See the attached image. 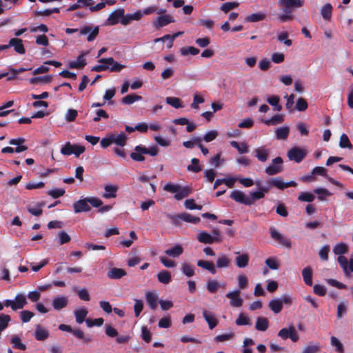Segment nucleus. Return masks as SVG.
Masks as SVG:
<instances>
[{"label":"nucleus","instance_id":"25","mask_svg":"<svg viewBox=\"0 0 353 353\" xmlns=\"http://www.w3.org/2000/svg\"><path fill=\"white\" fill-rule=\"evenodd\" d=\"M236 179L230 177L228 179H217L214 183L213 189H216L220 185L225 184L229 188H232L236 181Z\"/></svg>","mask_w":353,"mask_h":353},{"label":"nucleus","instance_id":"11","mask_svg":"<svg viewBox=\"0 0 353 353\" xmlns=\"http://www.w3.org/2000/svg\"><path fill=\"white\" fill-rule=\"evenodd\" d=\"M230 198L236 202L244 204L245 205H251L252 201L248 200L245 194L240 190H234L230 194Z\"/></svg>","mask_w":353,"mask_h":353},{"label":"nucleus","instance_id":"33","mask_svg":"<svg viewBox=\"0 0 353 353\" xmlns=\"http://www.w3.org/2000/svg\"><path fill=\"white\" fill-rule=\"evenodd\" d=\"M52 80V75H47V76H43V77H32L30 79L29 82L30 84L32 85H37L39 83H49Z\"/></svg>","mask_w":353,"mask_h":353},{"label":"nucleus","instance_id":"56","mask_svg":"<svg viewBox=\"0 0 353 353\" xmlns=\"http://www.w3.org/2000/svg\"><path fill=\"white\" fill-rule=\"evenodd\" d=\"M314 199V195L308 192H301L298 197L299 201L303 202H312Z\"/></svg>","mask_w":353,"mask_h":353},{"label":"nucleus","instance_id":"55","mask_svg":"<svg viewBox=\"0 0 353 353\" xmlns=\"http://www.w3.org/2000/svg\"><path fill=\"white\" fill-rule=\"evenodd\" d=\"M183 34V32H177L173 34H165L163 37H160V39H169V42L167 43V47L168 48H171L173 46L174 39Z\"/></svg>","mask_w":353,"mask_h":353},{"label":"nucleus","instance_id":"32","mask_svg":"<svg viewBox=\"0 0 353 353\" xmlns=\"http://www.w3.org/2000/svg\"><path fill=\"white\" fill-rule=\"evenodd\" d=\"M50 112H37L35 114H32L31 117H22L19 119L18 123L20 124H27L31 123V119L34 118H43L45 116L49 114Z\"/></svg>","mask_w":353,"mask_h":353},{"label":"nucleus","instance_id":"57","mask_svg":"<svg viewBox=\"0 0 353 353\" xmlns=\"http://www.w3.org/2000/svg\"><path fill=\"white\" fill-rule=\"evenodd\" d=\"M11 343L13 345V347L15 349L21 350H25L26 349V345L21 343V339L18 336H13L11 339Z\"/></svg>","mask_w":353,"mask_h":353},{"label":"nucleus","instance_id":"22","mask_svg":"<svg viewBox=\"0 0 353 353\" xmlns=\"http://www.w3.org/2000/svg\"><path fill=\"white\" fill-rule=\"evenodd\" d=\"M86 54L82 53L77 57V60L76 61H71L68 64V67L70 68H76V69H81L85 66L86 65V60L85 59L84 57Z\"/></svg>","mask_w":353,"mask_h":353},{"label":"nucleus","instance_id":"7","mask_svg":"<svg viewBox=\"0 0 353 353\" xmlns=\"http://www.w3.org/2000/svg\"><path fill=\"white\" fill-rule=\"evenodd\" d=\"M306 151L297 147L292 148L288 152V157L290 160L294 161L296 163H300L306 156Z\"/></svg>","mask_w":353,"mask_h":353},{"label":"nucleus","instance_id":"61","mask_svg":"<svg viewBox=\"0 0 353 353\" xmlns=\"http://www.w3.org/2000/svg\"><path fill=\"white\" fill-rule=\"evenodd\" d=\"M236 324L237 325H251L249 318L243 313L239 314L238 318L236 320Z\"/></svg>","mask_w":353,"mask_h":353},{"label":"nucleus","instance_id":"23","mask_svg":"<svg viewBox=\"0 0 353 353\" xmlns=\"http://www.w3.org/2000/svg\"><path fill=\"white\" fill-rule=\"evenodd\" d=\"M197 265L200 268H202L209 271L212 274H215L216 273V270L215 268L214 264L212 261L199 260L197 261Z\"/></svg>","mask_w":353,"mask_h":353},{"label":"nucleus","instance_id":"42","mask_svg":"<svg viewBox=\"0 0 353 353\" xmlns=\"http://www.w3.org/2000/svg\"><path fill=\"white\" fill-rule=\"evenodd\" d=\"M332 6L330 3H326L321 10L322 17L327 21L330 20L332 17Z\"/></svg>","mask_w":353,"mask_h":353},{"label":"nucleus","instance_id":"51","mask_svg":"<svg viewBox=\"0 0 353 353\" xmlns=\"http://www.w3.org/2000/svg\"><path fill=\"white\" fill-rule=\"evenodd\" d=\"M180 52L183 56H186L189 54L191 55H196L199 53L200 50L199 49L193 46H187L181 48Z\"/></svg>","mask_w":353,"mask_h":353},{"label":"nucleus","instance_id":"2","mask_svg":"<svg viewBox=\"0 0 353 353\" xmlns=\"http://www.w3.org/2000/svg\"><path fill=\"white\" fill-rule=\"evenodd\" d=\"M167 217L169 219L172 220V223L175 225L180 224L181 221L194 224L199 223L201 221L199 217L192 216V214L187 212H183L177 214H168Z\"/></svg>","mask_w":353,"mask_h":353},{"label":"nucleus","instance_id":"62","mask_svg":"<svg viewBox=\"0 0 353 353\" xmlns=\"http://www.w3.org/2000/svg\"><path fill=\"white\" fill-rule=\"evenodd\" d=\"M220 287L219 283L215 280H211L208 281L206 288L210 293H215L218 288Z\"/></svg>","mask_w":353,"mask_h":353},{"label":"nucleus","instance_id":"12","mask_svg":"<svg viewBox=\"0 0 353 353\" xmlns=\"http://www.w3.org/2000/svg\"><path fill=\"white\" fill-rule=\"evenodd\" d=\"M79 32L81 35H85L90 32L87 37V41L90 42L94 41L96 39L99 34V28L98 26H96L92 29V27L87 26L81 28Z\"/></svg>","mask_w":353,"mask_h":353},{"label":"nucleus","instance_id":"20","mask_svg":"<svg viewBox=\"0 0 353 353\" xmlns=\"http://www.w3.org/2000/svg\"><path fill=\"white\" fill-rule=\"evenodd\" d=\"M68 299L66 296H57L52 301V306L54 310H60L68 305Z\"/></svg>","mask_w":353,"mask_h":353},{"label":"nucleus","instance_id":"58","mask_svg":"<svg viewBox=\"0 0 353 353\" xmlns=\"http://www.w3.org/2000/svg\"><path fill=\"white\" fill-rule=\"evenodd\" d=\"M139 150L142 152H144L145 154H150L152 157L157 155L159 152V148L156 145L151 146L148 148L142 145V148H139Z\"/></svg>","mask_w":353,"mask_h":353},{"label":"nucleus","instance_id":"41","mask_svg":"<svg viewBox=\"0 0 353 353\" xmlns=\"http://www.w3.org/2000/svg\"><path fill=\"white\" fill-rule=\"evenodd\" d=\"M269 307L275 314L279 313L283 308L282 301L280 299H272L269 303Z\"/></svg>","mask_w":353,"mask_h":353},{"label":"nucleus","instance_id":"60","mask_svg":"<svg viewBox=\"0 0 353 353\" xmlns=\"http://www.w3.org/2000/svg\"><path fill=\"white\" fill-rule=\"evenodd\" d=\"M239 6V3L237 2H225L223 3L220 9L221 11L225 13L228 12L230 10L234 9Z\"/></svg>","mask_w":353,"mask_h":353},{"label":"nucleus","instance_id":"28","mask_svg":"<svg viewBox=\"0 0 353 353\" xmlns=\"http://www.w3.org/2000/svg\"><path fill=\"white\" fill-rule=\"evenodd\" d=\"M126 274L123 269L113 268L108 272V276L112 279H119Z\"/></svg>","mask_w":353,"mask_h":353},{"label":"nucleus","instance_id":"54","mask_svg":"<svg viewBox=\"0 0 353 353\" xmlns=\"http://www.w3.org/2000/svg\"><path fill=\"white\" fill-rule=\"evenodd\" d=\"M191 162L192 164L187 167L188 170L197 173L202 170L201 167L199 165V160L198 159L193 158L192 159Z\"/></svg>","mask_w":353,"mask_h":353},{"label":"nucleus","instance_id":"53","mask_svg":"<svg viewBox=\"0 0 353 353\" xmlns=\"http://www.w3.org/2000/svg\"><path fill=\"white\" fill-rule=\"evenodd\" d=\"M331 345L335 347V350L339 353H344L343 345L335 336H332L330 339Z\"/></svg>","mask_w":353,"mask_h":353},{"label":"nucleus","instance_id":"3","mask_svg":"<svg viewBox=\"0 0 353 353\" xmlns=\"http://www.w3.org/2000/svg\"><path fill=\"white\" fill-rule=\"evenodd\" d=\"M26 304V298L21 294H17L14 301L8 299L4 301V305L6 307H10L14 311L22 309Z\"/></svg>","mask_w":353,"mask_h":353},{"label":"nucleus","instance_id":"24","mask_svg":"<svg viewBox=\"0 0 353 353\" xmlns=\"http://www.w3.org/2000/svg\"><path fill=\"white\" fill-rule=\"evenodd\" d=\"M284 121L283 116L280 114L274 115L269 119H261V121L267 125H276L283 123Z\"/></svg>","mask_w":353,"mask_h":353},{"label":"nucleus","instance_id":"29","mask_svg":"<svg viewBox=\"0 0 353 353\" xmlns=\"http://www.w3.org/2000/svg\"><path fill=\"white\" fill-rule=\"evenodd\" d=\"M255 157L261 162H265L269 156V152L263 147L257 148L254 150Z\"/></svg>","mask_w":353,"mask_h":353},{"label":"nucleus","instance_id":"44","mask_svg":"<svg viewBox=\"0 0 353 353\" xmlns=\"http://www.w3.org/2000/svg\"><path fill=\"white\" fill-rule=\"evenodd\" d=\"M268 183L270 185L274 186L279 190L285 189V182L281 177L272 178Z\"/></svg>","mask_w":353,"mask_h":353},{"label":"nucleus","instance_id":"63","mask_svg":"<svg viewBox=\"0 0 353 353\" xmlns=\"http://www.w3.org/2000/svg\"><path fill=\"white\" fill-rule=\"evenodd\" d=\"M10 316L8 314L0 315V332L5 330L10 321Z\"/></svg>","mask_w":353,"mask_h":353},{"label":"nucleus","instance_id":"21","mask_svg":"<svg viewBox=\"0 0 353 353\" xmlns=\"http://www.w3.org/2000/svg\"><path fill=\"white\" fill-rule=\"evenodd\" d=\"M104 190L105 192L102 194V196L105 199H112L117 196L119 187L115 185H106L104 187Z\"/></svg>","mask_w":353,"mask_h":353},{"label":"nucleus","instance_id":"26","mask_svg":"<svg viewBox=\"0 0 353 353\" xmlns=\"http://www.w3.org/2000/svg\"><path fill=\"white\" fill-rule=\"evenodd\" d=\"M112 139V143H115L117 145L123 147L126 144L127 136L124 132H121L119 134H111Z\"/></svg>","mask_w":353,"mask_h":353},{"label":"nucleus","instance_id":"15","mask_svg":"<svg viewBox=\"0 0 353 353\" xmlns=\"http://www.w3.org/2000/svg\"><path fill=\"white\" fill-rule=\"evenodd\" d=\"M14 47V50L21 54L26 52L25 47L23 44V41L21 39L12 38L9 41V47Z\"/></svg>","mask_w":353,"mask_h":353},{"label":"nucleus","instance_id":"45","mask_svg":"<svg viewBox=\"0 0 353 353\" xmlns=\"http://www.w3.org/2000/svg\"><path fill=\"white\" fill-rule=\"evenodd\" d=\"M142 99V97L136 94H128L121 99V103L123 104H132L137 101Z\"/></svg>","mask_w":353,"mask_h":353},{"label":"nucleus","instance_id":"10","mask_svg":"<svg viewBox=\"0 0 353 353\" xmlns=\"http://www.w3.org/2000/svg\"><path fill=\"white\" fill-rule=\"evenodd\" d=\"M225 296L230 299V304L232 307H239L243 305V300L240 296V291L228 292Z\"/></svg>","mask_w":353,"mask_h":353},{"label":"nucleus","instance_id":"43","mask_svg":"<svg viewBox=\"0 0 353 353\" xmlns=\"http://www.w3.org/2000/svg\"><path fill=\"white\" fill-rule=\"evenodd\" d=\"M333 252L336 255L341 256L348 252V246L344 243H337L334 247Z\"/></svg>","mask_w":353,"mask_h":353},{"label":"nucleus","instance_id":"46","mask_svg":"<svg viewBox=\"0 0 353 353\" xmlns=\"http://www.w3.org/2000/svg\"><path fill=\"white\" fill-rule=\"evenodd\" d=\"M339 146L341 148H348L352 150L353 145H352L347 135L346 134H342L340 137Z\"/></svg>","mask_w":353,"mask_h":353},{"label":"nucleus","instance_id":"34","mask_svg":"<svg viewBox=\"0 0 353 353\" xmlns=\"http://www.w3.org/2000/svg\"><path fill=\"white\" fill-rule=\"evenodd\" d=\"M302 276L305 283L307 285H312V270L310 267L305 268L302 271Z\"/></svg>","mask_w":353,"mask_h":353},{"label":"nucleus","instance_id":"8","mask_svg":"<svg viewBox=\"0 0 353 353\" xmlns=\"http://www.w3.org/2000/svg\"><path fill=\"white\" fill-rule=\"evenodd\" d=\"M197 240L205 244H212L214 243H220L222 238L212 237V236L205 231H201L197 234Z\"/></svg>","mask_w":353,"mask_h":353},{"label":"nucleus","instance_id":"50","mask_svg":"<svg viewBox=\"0 0 353 353\" xmlns=\"http://www.w3.org/2000/svg\"><path fill=\"white\" fill-rule=\"evenodd\" d=\"M269 104L274 107V110H281L282 106L279 104V97L276 95H272L267 99Z\"/></svg>","mask_w":353,"mask_h":353},{"label":"nucleus","instance_id":"36","mask_svg":"<svg viewBox=\"0 0 353 353\" xmlns=\"http://www.w3.org/2000/svg\"><path fill=\"white\" fill-rule=\"evenodd\" d=\"M147 303L152 310H155L157 307V296L152 292L145 293Z\"/></svg>","mask_w":353,"mask_h":353},{"label":"nucleus","instance_id":"49","mask_svg":"<svg viewBox=\"0 0 353 353\" xmlns=\"http://www.w3.org/2000/svg\"><path fill=\"white\" fill-rule=\"evenodd\" d=\"M230 263V260L225 254H221L216 260V267L218 268H228Z\"/></svg>","mask_w":353,"mask_h":353},{"label":"nucleus","instance_id":"6","mask_svg":"<svg viewBox=\"0 0 353 353\" xmlns=\"http://www.w3.org/2000/svg\"><path fill=\"white\" fill-rule=\"evenodd\" d=\"M283 159L280 157H277L272 160V164L268 166L265 172L268 175H275L283 171Z\"/></svg>","mask_w":353,"mask_h":353},{"label":"nucleus","instance_id":"30","mask_svg":"<svg viewBox=\"0 0 353 353\" xmlns=\"http://www.w3.org/2000/svg\"><path fill=\"white\" fill-rule=\"evenodd\" d=\"M269 326L268 319L265 317H258L256 321L255 328L259 331L265 332Z\"/></svg>","mask_w":353,"mask_h":353},{"label":"nucleus","instance_id":"17","mask_svg":"<svg viewBox=\"0 0 353 353\" xmlns=\"http://www.w3.org/2000/svg\"><path fill=\"white\" fill-rule=\"evenodd\" d=\"M124 9L119 8L112 12L108 17V21L110 25H116L119 23V19L123 17Z\"/></svg>","mask_w":353,"mask_h":353},{"label":"nucleus","instance_id":"9","mask_svg":"<svg viewBox=\"0 0 353 353\" xmlns=\"http://www.w3.org/2000/svg\"><path fill=\"white\" fill-rule=\"evenodd\" d=\"M99 62L101 63L108 64V65H111V67L109 68V69L111 72H119L123 68H125V65H122V64L115 61L112 57L101 58L99 60Z\"/></svg>","mask_w":353,"mask_h":353},{"label":"nucleus","instance_id":"16","mask_svg":"<svg viewBox=\"0 0 353 353\" xmlns=\"http://www.w3.org/2000/svg\"><path fill=\"white\" fill-rule=\"evenodd\" d=\"M203 316L208 323L210 330L214 329L217 325L218 321L212 312L204 310L203 311Z\"/></svg>","mask_w":353,"mask_h":353},{"label":"nucleus","instance_id":"4","mask_svg":"<svg viewBox=\"0 0 353 353\" xmlns=\"http://www.w3.org/2000/svg\"><path fill=\"white\" fill-rule=\"evenodd\" d=\"M278 336L283 340L290 339L293 342H296L299 339V334L293 325L281 329L278 333Z\"/></svg>","mask_w":353,"mask_h":353},{"label":"nucleus","instance_id":"31","mask_svg":"<svg viewBox=\"0 0 353 353\" xmlns=\"http://www.w3.org/2000/svg\"><path fill=\"white\" fill-rule=\"evenodd\" d=\"M183 252V248L181 245H176L174 247L168 249L165 251V253L171 257L176 258L179 257Z\"/></svg>","mask_w":353,"mask_h":353},{"label":"nucleus","instance_id":"18","mask_svg":"<svg viewBox=\"0 0 353 353\" xmlns=\"http://www.w3.org/2000/svg\"><path fill=\"white\" fill-rule=\"evenodd\" d=\"M236 254H239L235 259L236 265L239 268H245L249 263V261H250L249 255L247 253L240 254L239 252H236Z\"/></svg>","mask_w":353,"mask_h":353},{"label":"nucleus","instance_id":"64","mask_svg":"<svg viewBox=\"0 0 353 353\" xmlns=\"http://www.w3.org/2000/svg\"><path fill=\"white\" fill-rule=\"evenodd\" d=\"M34 314L28 310H23L20 312V319L23 323H28L34 316Z\"/></svg>","mask_w":353,"mask_h":353},{"label":"nucleus","instance_id":"52","mask_svg":"<svg viewBox=\"0 0 353 353\" xmlns=\"http://www.w3.org/2000/svg\"><path fill=\"white\" fill-rule=\"evenodd\" d=\"M337 261L340 264L341 267L342 268L346 276H349V271H348L349 262H348L347 258L343 255L339 256L337 258Z\"/></svg>","mask_w":353,"mask_h":353},{"label":"nucleus","instance_id":"27","mask_svg":"<svg viewBox=\"0 0 353 353\" xmlns=\"http://www.w3.org/2000/svg\"><path fill=\"white\" fill-rule=\"evenodd\" d=\"M157 279L161 283L168 284L172 281L171 273L168 270H161L157 274Z\"/></svg>","mask_w":353,"mask_h":353},{"label":"nucleus","instance_id":"40","mask_svg":"<svg viewBox=\"0 0 353 353\" xmlns=\"http://www.w3.org/2000/svg\"><path fill=\"white\" fill-rule=\"evenodd\" d=\"M166 103L175 109L183 108L182 101L177 97H168L165 99Z\"/></svg>","mask_w":353,"mask_h":353},{"label":"nucleus","instance_id":"5","mask_svg":"<svg viewBox=\"0 0 353 353\" xmlns=\"http://www.w3.org/2000/svg\"><path fill=\"white\" fill-rule=\"evenodd\" d=\"M270 232L271 238L277 243L287 248H291V241L279 232L274 227L270 228Z\"/></svg>","mask_w":353,"mask_h":353},{"label":"nucleus","instance_id":"39","mask_svg":"<svg viewBox=\"0 0 353 353\" xmlns=\"http://www.w3.org/2000/svg\"><path fill=\"white\" fill-rule=\"evenodd\" d=\"M139 148H142V145H137L134 148V152L130 154V157L135 161L141 162L145 161V157L143 156L145 154L140 151Z\"/></svg>","mask_w":353,"mask_h":353},{"label":"nucleus","instance_id":"59","mask_svg":"<svg viewBox=\"0 0 353 353\" xmlns=\"http://www.w3.org/2000/svg\"><path fill=\"white\" fill-rule=\"evenodd\" d=\"M181 271L188 277H191L194 275V269L193 266L188 263L182 264Z\"/></svg>","mask_w":353,"mask_h":353},{"label":"nucleus","instance_id":"13","mask_svg":"<svg viewBox=\"0 0 353 353\" xmlns=\"http://www.w3.org/2000/svg\"><path fill=\"white\" fill-rule=\"evenodd\" d=\"M174 22L173 17L169 14L159 16L154 23L155 28L164 27L171 23Z\"/></svg>","mask_w":353,"mask_h":353},{"label":"nucleus","instance_id":"37","mask_svg":"<svg viewBox=\"0 0 353 353\" xmlns=\"http://www.w3.org/2000/svg\"><path fill=\"white\" fill-rule=\"evenodd\" d=\"M265 17H266V15L264 13L256 12V13H252L250 15H248L245 18V21L255 23V22H259V21L264 20L265 19Z\"/></svg>","mask_w":353,"mask_h":353},{"label":"nucleus","instance_id":"19","mask_svg":"<svg viewBox=\"0 0 353 353\" xmlns=\"http://www.w3.org/2000/svg\"><path fill=\"white\" fill-rule=\"evenodd\" d=\"M279 3L281 7L293 9L301 7L304 3V0H279Z\"/></svg>","mask_w":353,"mask_h":353},{"label":"nucleus","instance_id":"1","mask_svg":"<svg viewBox=\"0 0 353 353\" xmlns=\"http://www.w3.org/2000/svg\"><path fill=\"white\" fill-rule=\"evenodd\" d=\"M163 190L170 193H175L174 199L177 201L188 197L192 192V188L190 185L182 186L172 183H166Z\"/></svg>","mask_w":353,"mask_h":353},{"label":"nucleus","instance_id":"48","mask_svg":"<svg viewBox=\"0 0 353 353\" xmlns=\"http://www.w3.org/2000/svg\"><path fill=\"white\" fill-rule=\"evenodd\" d=\"M88 314V311L85 308L77 310L74 312L76 321L78 323H82Z\"/></svg>","mask_w":353,"mask_h":353},{"label":"nucleus","instance_id":"47","mask_svg":"<svg viewBox=\"0 0 353 353\" xmlns=\"http://www.w3.org/2000/svg\"><path fill=\"white\" fill-rule=\"evenodd\" d=\"M282 8H283L284 14H281L279 17V20L282 22L292 20L293 19V17L292 15V8H287V7H282Z\"/></svg>","mask_w":353,"mask_h":353},{"label":"nucleus","instance_id":"14","mask_svg":"<svg viewBox=\"0 0 353 353\" xmlns=\"http://www.w3.org/2000/svg\"><path fill=\"white\" fill-rule=\"evenodd\" d=\"M74 211L75 213H80L82 212H88L90 210V207L88 205L87 198L80 199L73 204Z\"/></svg>","mask_w":353,"mask_h":353},{"label":"nucleus","instance_id":"38","mask_svg":"<svg viewBox=\"0 0 353 353\" xmlns=\"http://www.w3.org/2000/svg\"><path fill=\"white\" fill-rule=\"evenodd\" d=\"M276 137L279 140H285L290 134V128L287 126L279 128L275 131Z\"/></svg>","mask_w":353,"mask_h":353},{"label":"nucleus","instance_id":"35","mask_svg":"<svg viewBox=\"0 0 353 353\" xmlns=\"http://www.w3.org/2000/svg\"><path fill=\"white\" fill-rule=\"evenodd\" d=\"M35 339L37 341H44L49 336V332L42 328L40 325H37L35 330Z\"/></svg>","mask_w":353,"mask_h":353}]
</instances>
